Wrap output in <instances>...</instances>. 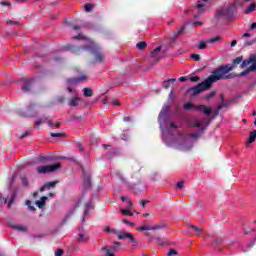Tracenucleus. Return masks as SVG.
I'll return each mask as SVG.
<instances>
[{"label": "nucleus", "mask_w": 256, "mask_h": 256, "mask_svg": "<svg viewBox=\"0 0 256 256\" xmlns=\"http://www.w3.org/2000/svg\"><path fill=\"white\" fill-rule=\"evenodd\" d=\"M235 69V65L225 64L220 65L214 70H212L210 74V79H212V83H217V81H225L227 79H235L237 77V73H231Z\"/></svg>", "instance_id": "7ed1b4c3"}, {"label": "nucleus", "mask_w": 256, "mask_h": 256, "mask_svg": "<svg viewBox=\"0 0 256 256\" xmlns=\"http://www.w3.org/2000/svg\"><path fill=\"white\" fill-rule=\"evenodd\" d=\"M63 253H65V252L63 251V249L58 248V249L55 251V256H62Z\"/></svg>", "instance_id": "69168bd1"}, {"label": "nucleus", "mask_w": 256, "mask_h": 256, "mask_svg": "<svg viewBox=\"0 0 256 256\" xmlns=\"http://www.w3.org/2000/svg\"><path fill=\"white\" fill-rule=\"evenodd\" d=\"M17 175H13L10 179V184L8 185V189H11L13 183H15V179H16Z\"/></svg>", "instance_id": "e2e57ef3"}, {"label": "nucleus", "mask_w": 256, "mask_h": 256, "mask_svg": "<svg viewBox=\"0 0 256 256\" xmlns=\"http://www.w3.org/2000/svg\"><path fill=\"white\" fill-rule=\"evenodd\" d=\"M149 241H156L158 245H165V242H163V238L161 236H151V234L147 233L146 234Z\"/></svg>", "instance_id": "aec40b11"}, {"label": "nucleus", "mask_w": 256, "mask_h": 256, "mask_svg": "<svg viewBox=\"0 0 256 256\" xmlns=\"http://www.w3.org/2000/svg\"><path fill=\"white\" fill-rule=\"evenodd\" d=\"M33 83H35V78L26 80L22 86L23 93H29L31 91V87H33Z\"/></svg>", "instance_id": "2eb2a0df"}, {"label": "nucleus", "mask_w": 256, "mask_h": 256, "mask_svg": "<svg viewBox=\"0 0 256 256\" xmlns=\"http://www.w3.org/2000/svg\"><path fill=\"white\" fill-rule=\"evenodd\" d=\"M233 64L231 65H234V68L236 65H240V63H243V56H238L236 57L233 61H232Z\"/></svg>", "instance_id": "4c0bfd02"}, {"label": "nucleus", "mask_w": 256, "mask_h": 256, "mask_svg": "<svg viewBox=\"0 0 256 256\" xmlns=\"http://www.w3.org/2000/svg\"><path fill=\"white\" fill-rule=\"evenodd\" d=\"M190 59H193V61H201V55L199 54H191Z\"/></svg>", "instance_id": "603ef678"}, {"label": "nucleus", "mask_w": 256, "mask_h": 256, "mask_svg": "<svg viewBox=\"0 0 256 256\" xmlns=\"http://www.w3.org/2000/svg\"><path fill=\"white\" fill-rule=\"evenodd\" d=\"M128 241L132 243V247H137V240L133 235L130 237Z\"/></svg>", "instance_id": "bf43d9fd"}, {"label": "nucleus", "mask_w": 256, "mask_h": 256, "mask_svg": "<svg viewBox=\"0 0 256 256\" xmlns=\"http://www.w3.org/2000/svg\"><path fill=\"white\" fill-rule=\"evenodd\" d=\"M79 203H81V200H77L76 203L68 210V212L62 220V225H65V223H67V221H69V219H71V217L75 215V211H77Z\"/></svg>", "instance_id": "f8f14e48"}, {"label": "nucleus", "mask_w": 256, "mask_h": 256, "mask_svg": "<svg viewBox=\"0 0 256 256\" xmlns=\"http://www.w3.org/2000/svg\"><path fill=\"white\" fill-rule=\"evenodd\" d=\"M69 121L75 122V121H83V117L82 116H77V115H73L70 117Z\"/></svg>", "instance_id": "49530a36"}, {"label": "nucleus", "mask_w": 256, "mask_h": 256, "mask_svg": "<svg viewBox=\"0 0 256 256\" xmlns=\"http://www.w3.org/2000/svg\"><path fill=\"white\" fill-rule=\"evenodd\" d=\"M191 25V21H186L184 25L178 30L177 35H182L183 31H185V27Z\"/></svg>", "instance_id": "37998d69"}, {"label": "nucleus", "mask_w": 256, "mask_h": 256, "mask_svg": "<svg viewBox=\"0 0 256 256\" xmlns=\"http://www.w3.org/2000/svg\"><path fill=\"white\" fill-rule=\"evenodd\" d=\"M61 169V163H54L52 165L38 166L36 171L39 175H47L49 173H55Z\"/></svg>", "instance_id": "423d86ee"}, {"label": "nucleus", "mask_w": 256, "mask_h": 256, "mask_svg": "<svg viewBox=\"0 0 256 256\" xmlns=\"http://www.w3.org/2000/svg\"><path fill=\"white\" fill-rule=\"evenodd\" d=\"M19 193V190H17V188H14L12 190V194L9 197V201H8V207H11V205H13V203H15V197H17V194Z\"/></svg>", "instance_id": "5701e85b"}, {"label": "nucleus", "mask_w": 256, "mask_h": 256, "mask_svg": "<svg viewBox=\"0 0 256 256\" xmlns=\"http://www.w3.org/2000/svg\"><path fill=\"white\" fill-rule=\"evenodd\" d=\"M175 81H177L176 78H169L167 80H164L162 82L163 89H169V87H171V83H175Z\"/></svg>", "instance_id": "b1692460"}, {"label": "nucleus", "mask_w": 256, "mask_h": 256, "mask_svg": "<svg viewBox=\"0 0 256 256\" xmlns=\"http://www.w3.org/2000/svg\"><path fill=\"white\" fill-rule=\"evenodd\" d=\"M251 0H235V4L239 5V7H243L245 3H249Z\"/></svg>", "instance_id": "09e8293b"}, {"label": "nucleus", "mask_w": 256, "mask_h": 256, "mask_svg": "<svg viewBox=\"0 0 256 256\" xmlns=\"http://www.w3.org/2000/svg\"><path fill=\"white\" fill-rule=\"evenodd\" d=\"M133 234H131V233H129V232H125V231H123V230H120V233H119V235H118V239L120 240V241H124L125 239H128V241H129V239H131V236H132Z\"/></svg>", "instance_id": "4be33fe9"}, {"label": "nucleus", "mask_w": 256, "mask_h": 256, "mask_svg": "<svg viewBox=\"0 0 256 256\" xmlns=\"http://www.w3.org/2000/svg\"><path fill=\"white\" fill-rule=\"evenodd\" d=\"M62 49L63 51H71V53H74V55H81L82 51H88V53L94 55V59L97 61V63H103V52H101V48L95 42H90V44L84 46L68 44Z\"/></svg>", "instance_id": "f03ea898"}, {"label": "nucleus", "mask_w": 256, "mask_h": 256, "mask_svg": "<svg viewBox=\"0 0 256 256\" xmlns=\"http://www.w3.org/2000/svg\"><path fill=\"white\" fill-rule=\"evenodd\" d=\"M82 25L88 27V29H95V24L93 22H84Z\"/></svg>", "instance_id": "8fccbe9b"}, {"label": "nucleus", "mask_w": 256, "mask_h": 256, "mask_svg": "<svg viewBox=\"0 0 256 256\" xmlns=\"http://www.w3.org/2000/svg\"><path fill=\"white\" fill-rule=\"evenodd\" d=\"M139 231H152L151 226L143 225L139 228Z\"/></svg>", "instance_id": "13d9d810"}, {"label": "nucleus", "mask_w": 256, "mask_h": 256, "mask_svg": "<svg viewBox=\"0 0 256 256\" xmlns=\"http://www.w3.org/2000/svg\"><path fill=\"white\" fill-rule=\"evenodd\" d=\"M55 187H57V181L46 182L42 187H40V191L41 193L51 191V189H55Z\"/></svg>", "instance_id": "dca6fc26"}, {"label": "nucleus", "mask_w": 256, "mask_h": 256, "mask_svg": "<svg viewBox=\"0 0 256 256\" xmlns=\"http://www.w3.org/2000/svg\"><path fill=\"white\" fill-rule=\"evenodd\" d=\"M189 79L192 83H198V81H201V77L199 76H191Z\"/></svg>", "instance_id": "6e6d98bb"}, {"label": "nucleus", "mask_w": 256, "mask_h": 256, "mask_svg": "<svg viewBox=\"0 0 256 256\" xmlns=\"http://www.w3.org/2000/svg\"><path fill=\"white\" fill-rule=\"evenodd\" d=\"M203 123H206V128L209 125V122H207L206 119H204L203 121H195L192 124V127H194L195 129H202L203 127H201L203 125Z\"/></svg>", "instance_id": "bb28decb"}, {"label": "nucleus", "mask_w": 256, "mask_h": 256, "mask_svg": "<svg viewBox=\"0 0 256 256\" xmlns=\"http://www.w3.org/2000/svg\"><path fill=\"white\" fill-rule=\"evenodd\" d=\"M102 251L105 253V256H115V252H113V249L109 246H104Z\"/></svg>", "instance_id": "cd10ccee"}, {"label": "nucleus", "mask_w": 256, "mask_h": 256, "mask_svg": "<svg viewBox=\"0 0 256 256\" xmlns=\"http://www.w3.org/2000/svg\"><path fill=\"white\" fill-rule=\"evenodd\" d=\"M190 229H193V231H195L196 235H201V233H203V229L199 228L193 224L189 225Z\"/></svg>", "instance_id": "e433bc0d"}, {"label": "nucleus", "mask_w": 256, "mask_h": 256, "mask_svg": "<svg viewBox=\"0 0 256 256\" xmlns=\"http://www.w3.org/2000/svg\"><path fill=\"white\" fill-rule=\"evenodd\" d=\"M47 199H49V197L42 196L39 200L35 202L36 207H38V209H43V207L47 205Z\"/></svg>", "instance_id": "6ab92c4d"}, {"label": "nucleus", "mask_w": 256, "mask_h": 256, "mask_svg": "<svg viewBox=\"0 0 256 256\" xmlns=\"http://www.w3.org/2000/svg\"><path fill=\"white\" fill-rule=\"evenodd\" d=\"M237 13V6L233 3L226 6H222L220 9L216 10L214 19L216 23H221V21H231Z\"/></svg>", "instance_id": "20e7f679"}, {"label": "nucleus", "mask_w": 256, "mask_h": 256, "mask_svg": "<svg viewBox=\"0 0 256 256\" xmlns=\"http://www.w3.org/2000/svg\"><path fill=\"white\" fill-rule=\"evenodd\" d=\"M77 241L78 243H87L89 241V235L85 234V231H82L78 234Z\"/></svg>", "instance_id": "412c9836"}, {"label": "nucleus", "mask_w": 256, "mask_h": 256, "mask_svg": "<svg viewBox=\"0 0 256 256\" xmlns=\"http://www.w3.org/2000/svg\"><path fill=\"white\" fill-rule=\"evenodd\" d=\"M161 49H163L162 46L156 47L152 52H150V57L153 59L154 63L151 64L150 67H148V70L151 69L156 63H159L163 59V55H161Z\"/></svg>", "instance_id": "9d476101"}, {"label": "nucleus", "mask_w": 256, "mask_h": 256, "mask_svg": "<svg viewBox=\"0 0 256 256\" xmlns=\"http://www.w3.org/2000/svg\"><path fill=\"white\" fill-rule=\"evenodd\" d=\"M255 140H256V130H253L252 132H250L246 147H249V144L251 143H255Z\"/></svg>", "instance_id": "393cba45"}, {"label": "nucleus", "mask_w": 256, "mask_h": 256, "mask_svg": "<svg viewBox=\"0 0 256 256\" xmlns=\"http://www.w3.org/2000/svg\"><path fill=\"white\" fill-rule=\"evenodd\" d=\"M49 121V117L47 116H41L35 123L34 125L36 127H39L42 123H47Z\"/></svg>", "instance_id": "c85d7f7f"}, {"label": "nucleus", "mask_w": 256, "mask_h": 256, "mask_svg": "<svg viewBox=\"0 0 256 256\" xmlns=\"http://www.w3.org/2000/svg\"><path fill=\"white\" fill-rule=\"evenodd\" d=\"M255 11V4H250L244 11L246 15H249V13H253Z\"/></svg>", "instance_id": "a19ab883"}, {"label": "nucleus", "mask_w": 256, "mask_h": 256, "mask_svg": "<svg viewBox=\"0 0 256 256\" xmlns=\"http://www.w3.org/2000/svg\"><path fill=\"white\" fill-rule=\"evenodd\" d=\"M166 225L165 224H156L154 226H151L152 231H159L161 229H165Z\"/></svg>", "instance_id": "79ce46f5"}, {"label": "nucleus", "mask_w": 256, "mask_h": 256, "mask_svg": "<svg viewBox=\"0 0 256 256\" xmlns=\"http://www.w3.org/2000/svg\"><path fill=\"white\" fill-rule=\"evenodd\" d=\"M207 43H209V42H207V40H205V41H200V43H198V49H200V50H205V49H207Z\"/></svg>", "instance_id": "a18cd8bd"}, {"label": "nucleus", "mask_w": 256, "mask_h": 256, "mask_svg": "<svg viewBox=\"0 0 256 256\" xmlns=\"http://www.w3.org/2000/svg\"><path fill=\"white\" fill-rule=\"evenodd\" d=\"M256 40H249L244 43V47H251V45H255Z\"/></svg>", "instance_id": "4d7b16f0"}, {"label": "nucleus", "mask_w": 256, "mask_h": 256, "mask_svg": "<svg viewBox=\"0 0 256 256\" xmlns=\"http://www.w3.org/2000/svg\"><path fill=\"white\" fill-rule=\"evenodd\" d=\"M215 94H216V92H215V91H212V92H210L209 94H207V95L205 96V99H207V100L213 99V97H215Z\"/></svg>", "instance_id": "680f3d73"}, {"label": "nucleus", "mask_w": 256, "mask_h": 256, "mask_svg": "<svg viewBox=\"0 0 256 256\" xmlns=\"http://www.w3.org/2000/svg\"><path fill=\"white\" fill-rule=\"evenodd\" d=\"M158 123L160 125L161 137L163 143L167 147L177 149L178 151H191L193 149V140L199 139L204 131H207V126H202L198 132L191 134H183L179 131V126L173 122H169V105L165 104L158 116Z\"/></svg>", "instance_id": "f257e3e1"}, {"label": "nucleus", "mask_w": 256, "mask_h": 256, "mask_svg": "<svg viewBox=\"0 0 256 256\" xmlns=\"http://www.w3.org/2000/svg\"><path fill=\"white\" fill-rule=\"evenodd\" d=\"M195 107H197V105H193V103H191V102H186L183 105L184 111H191L192 109L195 110Z\"/></svg>", "instance_id": "c756f323"}, {"label": "nucleus", "mask_w": 256, "mask_h": 256, "mask_svg": "<svg viewBox=\"0 0 256 256\" xmlns=\"http://www.w3.org/2000/svg\"><path fill=\"white\" fill-rule=\"evenodd\" d=\"M73 39H76L77 41H80V40L85 39V36H83V34H78V35L74 36Z\"/></svg>", "instance_id": "774afa93"}, {"label": "nucleus", "mask_w": 256, "mask_h": 256, "mask_svg": "<svg viewBox=\"0 0 256 256\" xmlns=\"http://www.w3.org/2000/svg\"><path fill=\"white\" fill-rule=\"evenodd\" d=\"M256 71V63H254V65H250L247 69L243 70L240 73H236L237 77H245L247 75H249V73H253Z\"/></svg>", "instance_id": "f3484780"}, {"label": "nucleus", "mask_w": 256, "mask_h": 256, "mask_svg": "<svg viewBox=\"0 0 256 256\" xmlns=\"http://www.w3.org/2000/svg\"><path fill=\"white\" fill-rule=\"evenodd\" d=\"M231 103H233V100L223 101L221 104L218 105V111H221V109H225V107H229Z\"/></svg>", "instance_id": "7c9ffc66"}, {"label": "nucleus", "mask_w": 256, "mask_h": 256, "mask_svg": "<svg viewBox=\"0 0 256 256\" xmlns=\"http://www.w3.org/2000/svg\"><path fill=\"white\" fill-rule=\"evenodd\" d=\"M84 9H85L86 13H91V11H93V4H90V3L86 4L84 6Z\"/></svg>", "instance_id": "3c124183"}, {"label": "nucleus", "mask_w": 256, "mask_h": 256, "mask_svg": "<svg viewBox=\"0 0 256 256\" xmlns=\"http://www.w3.org/2000/svg\"><path fill=\"white\" fill-rule=\"evenodd\" d=\"M203 7H205V4L198 3L196 5V8L198 9L199 13L194 15V19H199V17H201V14L205 13V10H203Z\"/></svg>", "instance_id": "a878e982"}, {"label": "nucleus", "mask_w": 256, "mask_h": 256, "mask_svg": "<svg viewBox=\"0 0 256 256\" xmlns=\"http://www.w3.org/2000/svg\"><path fill=\"white\" fill-rule=\"evenodd\" d=\"M90 209H95V204L93 203V196L90 197L88 202H86L85 207H84V213L81 219V225H85V219H88L89 217V211Z\"/></svg>", "instance_id": "1a4fd4ad"}, {"label": "nucleus", "mask_w": 256, "mask_h": 256, "mask_svg": "<svg viewBox=\"0 0 256 256\" xmlns=\"http://www.w3.org/2000/svg\"><path fill=\"white\" fill-rule=\"evenodd\" d=\"M35 107H37V104L31 102L26 107V111L19 112L20 117H29L31 119H35V117H39V113L35 111Z\"/></svg>", "instance_id": "6e6552de"}, {"label": "nucleus", "mask_w": 256, "mask_h": 256, "mask_svg": "<svg viewBox=\"0 0 256 256\" xmlns=\"http://www.w3.org/2000/svg\"><path fill=\"white\" fill-rule=\"evenodd\" d=\"M221 243H223V238H216L214 240V247H219V245H221Z\"/></svg>", "instance_id": "5fc2aeb1"}, {"label": "nucleus", "mask_w": 256, "mask_h": 256, "mask_svg": "<svg viewBox=\"0 0 256 256\" xmlns=\"http://www.w3.org/2000/svg\"><path fill=\"white\" fill-rule=\"evenodd\" d=\"M167 255H168V256L178 255V252H177V250H175V249L172 248V249H170V250L168 251Z\"/></svg>", "instance_id": "0e129e2a"}, {"label": "nucleus", "mask_w": 256, "mask_h": 256, "mask_svg": "<svg viewBox=\"0 0 256 256\" xmlns=\"http://www.w3.org/2000/svg\"><path fill=\"white\" fill-rule=\"evenodd\" d=\"M120 137H121L122 141H129V134L123 133L120 135Z\"/></svg>", "instance_id": "338daca9"}, {"label": "nucleus", "mask_w": 256, "mask_h": 256, "mask_svg": "<svg viewBox=\"0 0 256 256\" xmlns=\"http://www.w3.org/2000/svg\"><path fill=\"white\" fill-rule=\"evenodd\" d=\"M217 41H221V36H215L213 38H210V39H207L206 40V43H217Z\"/></svg>", "instance_id": "c03bdc74"}, {"label": "nucleus", "mask_w": 256, "mask_h": 256, "mask_svg": "<svg viewBox=\"0 0 256 256\" xmlns=\"http://www.w3.org/2000/svg\"><path fill=\"white\" fill-rule=\"evenodd\" d=\"M50 137L61 139L63 137H67V134H65L63 132H59V133L52 132V133H50Z\"/></svg>", "instance_id": "f704fd0d"}, {"label": "nucleus", "mask_w": 256, "mask_h": 256, "mask_svg": "<svg viewBox=\"0 0 256 256\" xmlns=\"http://www.w3.org/2000/svg\"><path fill=\"white\" fill-rule=\"evenodd\" d=\"M37 160L39 163H53L57 161V158L53 155H40Z\"/></svg>", "instance_id": "4468645a"}, {"label": "nucleus", "mask_w": 256, "mask_h": 256, "mask_svg": "<svg viewBox=\"0 0 256 256\" xmlns=\"http://www.w3.org/2000/svg\"><path fill=\"white\" fill-rule=\"evenodd\" d=\"M195 111H202V113H204V115H211V113H213V110L210 107H207L203 104L197 105L195 107Z\"/></svg>", "instance_id": "a211bd4d"}, {"label": "nucleus", "mask_w": 256, "mask_h": 256, "mask_svg": "<svg viewBox=\"0 0 256 256\" xmlns=\"http://www.w3.org/2000/svg\"><path fill=\"white\" fill-rule=\"evenodd\" d=\"M116 177L122 182L124 183V185L127 186V183H129L125 177H123V174H121V172H116Z\"/></svg>", "instance_id": "58836bf2"}, {"label": "nucleus", "mask_w": 256, "mask_h": 256, "mask_svg": "<svg viewBox=\"0 0 256 256\" xmlns=\"http://www.w3.org/2000/svg\"><path fill=\"white\" fill-rule=\"evenodd\" d=\"M82 91L84 97H93V90L91 88H84Z\"/></svg>", "instance_id": "72a5a7b5"}, {"label": "nucleus", "mask_w": 256, "mask_h": 256, "mask_svg": "<svg viewBox=\"0 0 256 256\" xmlns=\"http://www.w3.org/2000/svg\"><path fill=\"white\" fill-rule=\"evenodd\" d=\"M136 47L139 49V51H143V49H145V47H147V42L140 41L136 44Z\"/></svg>", "instance_id": "ea45409f"}, {"label": "nucleus", "mask_w": 256, "mask_h": 256, "mask_svg": "<svg viewBox=\"0 0 256 256\" xmlns=\"http://www.w3.org/2000/svg\"><path fill=\"white\" fill-rule=\"evenodd\" d=\"M119 247H121V242H114L110 248L112 249V253H117L119 251Z\"/></svg>", "instance_id": "c9c22d12"}, {"label": "nucleus", "mask_w": 256, "mask_h": 256, "mask_svg": "<svg viewBox=\"0 0 256 256\" xmlns=\"http://www.w3.org/2000/svg\"><path fill=\"white\" fill-rule=\"evenodd\" d=\"M81 101V98L79 96H75L70 102L69 105L70 107H77L79 105V102Z\"/></svg>", "instance_id": "473e14b6"}, {"label": "nucleus", "mask_w": 256, "mask_h": 256, "mask_svg": "<svg viewBox=\"0 0 256 256\" xmlns=\"http://www.w3.org/2000/svg\"><path fill=\"white\" fill-rule=\"evenodd\" d=\"M21 180H22V186L23 187H29V180L25 176H23L21 178Z\"/></svg>", "instance_id": "864d4df0"}, {"label": "nucleus", "mask_w": 256, "mask_h": 256, "mask_svg": "<svg viewBox=\"0 0 256 256\" xmlns=\"http://www.w3.org/2000/svg\"><path fill=\"white\" fill-rule=\"evenodd\" d=\"M185 187V183L183 181H179L176 183V189H183Z\"/></svg>", "instance_id": "052dcab7"}, {"label": "nucleus", "mask_w": 256, "mask_h": 256, "mask_svg": "<svg viewBox=\"0 0 256 256\" xmlns=\"http://www.w3.org/2000/svg\"><path fill=\"white\" fill-rule=\"evenodd\" d=\"M120 213L122 215H128L129 217H133V212L127 210V209H120Z\"/></svg>", "instance_id": "de8ad7c7"}, {"label": "nucleus", "mask_w": 256, "mask_h": 256, "mask_svg": "<svg viewBox=\"0 0 256 256\" xmlns=\"http://www.w3.org/2000/svg\"><path fill=\"white\" fill-rule=\"evenodd\" d=\"M212 88H213V80L209 75L206 79L198 83L196 86L188 88L186 93L190 95V97H197V95H201L203 91H209V89H212Z\"/></svg>", "instance_id": "39448f33"}, {"label": "nucleus", "mask_w": 256, "mask_h": 256, "mask_svg": "<svg viewBox=\"0 0 256 256\" xmlns=\"http://www.w3.org/2000/svg\"><path fill=\"white\" fill-rule=\"evenodd\" d=\"M85 79H87V76H85V75H82L80 77L67 78L66 83H67V85H72V86L76 87V85L78 83H81V81H85Z\"/></svg>", "instance_id": "ddd939ff"}, {"label": "nucleus", "mask_w": 256, "mask_h": 256, "mask_svg": "<svg viewBox=\"0 0 256 256\" xmlns=\"http://www.w3.org/2000/svg\"><path fill=\"white\" fill-rule=\"evenodd\" d=\"M126 187H128V189H131V191H133L135 195H139V193L143 192V188L145 187V185H143V182L141 180H138L137 184L128 182Z\"/></svg>", "instance_id": "9b49d317"}, {"label": "nucleus", "mask_w": 256, "mask_h": 256, "mask_svg": "<svg viewBox=\"0 0 256 256\" xmlns=\"http://www.w3.org/2000/svg\"><path fill=\"white\" fill-rule=\"evenodd\" d=\"M12 229L15 231H20L21 233H26L27 227L26 226H21V225H12Z\"/></svg>", "instance_id": "2f4dec72"}, {"label": "nucleus", "mask_w": 256, "mask_h": 256, "mask_svg": "<svg viewBox=\"0 0 256 256\" xmlns=\"http://www.w3.org/2000/svg\"><path fill=\"white\" fill-rule=\"evenodd\" d=\"M82 175H83L82 197H85L89 193V189L93 187V181L91 180L90 172L82 170Z\"/></svg>", "instance_id": "0eeeda50"}]
</instances>
